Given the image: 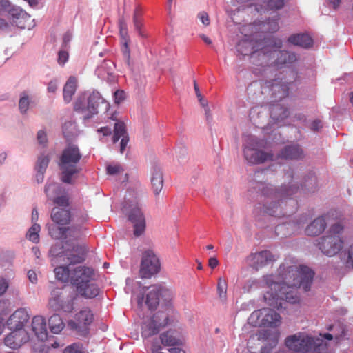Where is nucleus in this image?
Wrapping results in <instances>:
<instances>
[{
    "label": "nucleus",
    "mask_w": 353,
    "mask_h": 353,
    "mask_svg": "<svg viewBox=\"0 0 353 353\" xmlns=\"http://www.w3.org/2000/svg\"><path fill=\"white\" fill-rule=\"evenodd\" d=\"M119 32L121 40H123L125 46L124 53L129 56V50L128 49V43L130 41V37L128 34L127 25L123 19H119Z\"/></svg>",
    "instance_id": "obj_38"
},
{
    "label": "nucleus",
    "mask_w": 353,
    "mask_h": 353,
    "mask_svg": "<svg viewBox=\"0 0 353 353\" xmlns=\"http://www.w3.org/2000/svg\"><path fill=\"white\" fill-rule=\"evenodd\" d=\"M125 136H128L125 125L124 123L118 121L114 124L113 142L115 143L120 138H123Z\"/></svg>",
    "instance_id": "obj_40"
},
{
    "label": "nucleus",
    "mask_w": 353,
    "mask_h": 353,
    "mask_svg": "<svg viewBox=\"0 0 353 353\" xmlns=\"http://www.w3.org/2000/svg\"><path fill=\"white\" fill-rule=\"evenodd\" d=\"M61 186L57 183H50L45 187V192L50 200H52L57 205V208L68 209V199L65 194L55 196L61 192Z\"/></svg>",
    "instance_id": "obj_20"
},
{
    "label": "nucleus",
    "mask_w": 353,
    "mask_h": 353,
    "mask_svg": "<svg viewBox=\"0 0 353 353\" xmlns=\"http://www.w3.org/2000/svg\"><path fill=\"white\" fill-rule=\"evenodd\" d=\"M288 42L303 48H309L312 46L313 40L307 34H292L288 37Z\"/></svg>",
    "instance_id": "obj_34"
},
{
    "label": "nucleus",
    "mask_w": 353,
    "mask_h": 353,
    "mask_svg": "<svg viewBox=\"0 0 353 353\" xmlns=\"http://www.w3.org/2000/svg\"><path fill=\"white\" fill-rule=\"evenodd\" d=\"M314 272L307 266H299L292 259H285L279 265L278 276H264L259 280V285L267 287L264 301L270 307L277 310L283 308V302L296 303L299 301L297 288L305 292L311 288Z\"/></svg>",
    "instance_id": "obj_1"
},
{
    "label": "nucleus",
    "mask_w": 353,
    "mask_h": 353,
    "mask_svg": "<svg viewBox=\"0 0 353 353\" xmlns=\"http://www.w3.org/2000/svg\"><path fill=\"white\" fill-rule=\"evenodd\" d=\"M77 87V80L75 77L70 76L66 81L63 88V99L68 103H70Z\"/></svg>",
    "instance_id": "obj_33"
},
{
    "label": "nucleus",
    "mask_w": 353,
    "mask_h": 353,
    "mask_svg": "<svg viewBox=\"0 0 353 353\" xmlns=\"http://www.w3.org/2000/svg\"><path fill=\"white\" fill-rule=\"evenodd\" d=\"M37 139L39 144H46L47 138L45 131L40 130L37 132Z\"/></svg>",
    "instance_id": "obj_57"
},
{
    "label": "nucleus",
    "mask_w": 353,
    "mask_h": 353,
    "mask_svg": "<svg viewBox=\"0 0 353 353\" xmlns=\"http://www.w3.org/2000/svg\"><path fill=\"white\" fill-rule=\"evenodd\" d=\"M98 132L102 133L103 136H110L112 132L110 127H101L98 130Z\"/></svg>",
    "instance_id": "obj_62"
},
{
    "label": "nucleus",
    "mask_w": 353,
    "mask_h": 353,
    "mask_svg": "<svg viewBox=\"0 0 353 353\" xmlns=\"http://www.w3.org/2000/svg\"><path fill=\"white\" fill-rule=\"evenodd\" d=\"M83 236V228L79 225L65 228L64 238L66 246L72 247L74 245H79L75 241Z\"/></svg>",
    "instance_id": "obj_25"
},
{
    "label": "nucleus",
    "mask_w": 353,
    "mask_h": 353,
    "mask_svg": "<svg viewBox=\"0 0 353 353\" xmlns=\"http://www.w3.org/2000/svg\"><path fill=\"white\" fill-rule=\"evenodd\" d=\"M302 190L306 192H314L317 189L316 177L312 173H309L303 178L301 183Z\"/></svg>",
    "instance_id": "obj_36"
},
{
    "label": "nucleus",
    "mask_w": 353,
    "mask_h": 353,
    "mask_svg": "<svg viewBox=\"0 0 353 353\" xmlns=\"http://www.w3.org/2000/svg\"><path fill=\"white\" fill-rule=\"evenodd\" d=\"M227 281L219 279L218 281L217 290L219 293V296L222 300H224L225 299V296L227 295Z\"/></svg>",
    "instance_id": "obj_48"
},
{
    "label": "nucleus",
    "mask_w": 353,
    "mask_h": 353,
    "mask_svg": "<svg viewBox=\"0 0 353 353\" xmlns=\"http://www.w3.org/2000/svg\"><path fill=\"white\" fill-rule=\"evenodd\" d=\"M198 17H199L200 21H202V23H203L204 26H209L210 19H209L208 13L204 12H199Z\"/></svg>",
    "instance_id": "obj_58"
},
{
    "label": "nucleus",
    "mask_w": 353,
    "mask_h": 353,
    "mask_svg": "<svg viewBox=\"0 0 353 353\" xmlns=\"http://www.w3.org/2000/svg\"><path fill=\"white\" fill-rule=\"evenodd\" d=\"M289 114V110L286 107L279 104L270 107V115L274 121H279L286 119Z\"/></svg>",
    "instance_id": "obj_35"
},
{
    "label": "nucleus",
    "mask_w": 353,
    "mask_h": 353,
    "mask_svg": "<svg viewBox=\"0 0 353 353\" xmlns=\"http://www.w3.org/2000/svg\"><path fill=\"white\" fill-rule=\"evenodd\" d=\"M283 47V41L276 37H270L265 41L263 49L262 61L267 64L281 68L286 64H292L297 60L294 52L279 50Z\"/></svg>",
    "instance_id": "obj_3"
},
{
    "label": "nucleus",
    "mask_w": 353,
    "mask_h": 353,
    "mask_svg": "<svg viewBox=\"0 0 353 353\" xmlns=\"http://www.w3.org/2000/svg\"><path fill=\"white\" fill-rule=\"evenodd\" d=\"M285 177L290 180L288 183L283 184L279 189L263 182L252 183L251 189L261 194L263 197L262 200L263 213L274 217H281L292 213L281 207V205L283 203V200L296 194L299 190V186L297 178L295 177L292 170H288Z\"/></svg>",
    "instance_id": "obj_2"
},
{
    "label": "nucleus",
    "mask_w": 353,
    "mask_h": 353,
    "mask_svg": "<svg viewBox=\"0 0 353 353\" xmlns=\"http://www.w3.org/2000/svg\"><path fill=\"white\" fill-rule=\"evenodd\" d=\"M49 327L52 332L58 334L61 332L65 325L59 315L54 314L49 319Z\"/></svg>",
    "instance_id": "obj_37"
},
{
    "label": "nucleus",
    "mask_w": 353,
    "mask_h": 353,
    "mask_svg": "<svg viewBox=\"0 0 353 353\" xmlns=\"http://www.w3.org/2000/svg\"><path fill=\"white\" fill-rule=\"evenodd\" d=\"M32 330L41 341L46 340L47 329L46 319L41 316H36L32 319Z\"/></svg>",
    "instance_id": "obj_28"
},
{
    "label": "nucleus",
    "mask_w": 353,
    "mask_h": 353,
    "mask_svg": "<svg viewBox=\"0 0 353 353\" xmlns=\"http://www.w3.org/2000/svg\"><path fill=\"white\" fill-rule=\"evenodd\" d=\"M163 173L159 165H154L151 170L150 184L154 194L157 196L163 187Z\"/></svg>",
    "instance_id": "obj_26"
},
{
    "label": "nucleus",
    "mask_w": 353,
    "mask_h": 353,
    "mask_svg": "<svg viewBox=\"0 0 353 353\" xmlns=\"http://www.w3.org/2000/svg\"><path fill=\"white\" fill-rule=\"evenodd\" d=\"M94 318L89 309H85L76 314L75 321H70L68 326L71 330L77 331L81 336H85L89 326Z\"/></svg>",
    "instance_id": "obj_16"
},
{
    "label": "nucleus",
    "mask_w": 353,
    "mask_h": 353,
    "mask_svg": "<svg viewBox=\"0 0 353 353\" xmlns=\"http://www.w3.org/2000/svg\"><path fill=\"white\" fill-rule=\"evenodd\" d=\"M161 344L164 346H176L180 344L179 339H177L170 332H164L160 335Z\"/></svg>",
    "instance_id": "obj_39"
},
{
    "label": "nucleus",
    "mask_w": 353,
    "mask_h": 353,
    "mask_svg": "<svg viewBox=\"0 0 353 353\" xmlns=\"http://www.w3.org/2000/svg\"><path fill=\"white\" fill-rule=\"evenodd\" d=\"M267 9L277 10L283 8L284 0H265Z\"/></svg>",
    "instance_id": "obj_47"
},
{
    "label": "nucleus",
    "mask_w": 353,
    "mask_h": 353,
    "mask_svg": "<svg viewBox=\"0 0 353 353\" xmlns=\"http://www.w3.org/2000/svg\"><path fill=\"white\" fill-rule=\"evenodd\" d=\"M77 293L71 288L52 290L49 299V307L52 311L71 312L74 310V301Z\"/></svg>",
    "instance_id": "obj_11"
},
{
    "label": "nucleus",
    "mask_w": 353,
    "mask_h": 353,
    "mask_svg": "<svg viewBox=\"0 0 353 353\" xmlns=\"http://www.w3.org/2000/svg\"><path fill=\"white\" fill-rule=\"evenodd\" d=\"M8 13H10V15L12 18L16 19L17 20L26 17V12L19 8H12L8 10Z\"/></svg>",
    "instance_id": "obj_50"
},
{
    "label": "nucleus",
    "mask_w": 353,
    "mask_h": 353,
    "mask_svg": "<svg viewBox=\"0 0 353 353\" xmlns=\"http://www.w3.org/2000/svg\"><path fill=\"white\" fill-rule=\"evenodd\" d=\"M50 159L45 154H41L37 159L36 164V170L39 172H46L47 166L49 165Z\"/></svg>",
    "instance_id": "obj_44"
},
{
    "label": "nucleus",
    "mask_w": 353,
    "mask_h": 353,
    "mask_svg": "<svg viewBox=\"0 0 353 353\" xmlns=\"http://www.w3.org/2000/svg\"><path fill=\"white\" fill-rule=\"evenodd\" d=\"M49 234L51 237L56 239H63L65 228L57 227L55 225H52L49 227Z\"/></svg>",
    "instance_id": "obj_43"
},
{
    "label": "nucleus",
    "mask_w": 353,
    "mask_h": 353,
    "mask_svg": "<svg viewBox=\"0 0 353 353\" xmlns=\"http://www.w3.org/2000/svg\"><path fill=\"white\" fill-rule=\"evenodd\" d=\"M75 263H63V262L55 264L57 265L54 268L55 276L57 280L62 282L71 281L72 272L74 269L72 266Z\"/></svg>",
    "instance_id": "obj_27"
},
{
    "label": "nucleus",
    "mask_w": 353,
    "mask_h": 353,
    "mask_svg": "<svg viewBox=\"0 0 353 353\" xmlns=\"http://www.w3.org/2000/svg\"><path fill=\"white\" fill-rule=\"evenodd\" d=\"M160 261L154 250L148 249L141 254L139 274L141 278L148 279L159 272Z\"/></svg>",
    "instance_id": "obj_14"
},
{
    "label": "nucleus",
    "mask_w": 353,
    "mask_h": 353,
    "mask_svg": "<svg viewBox=\"0 0 353 353\" xmlns=\"http://www.w3.org/2000/svg\"><path fill=\"white\" fill-rule=\"evenodd\" d=\"M133 21H134V26L135 28V30L139 32L140 34L141 33V28L142 26V19L141 18H137V17H133Z\"/></svg>",
    "instance_id": "obj_60"
},
{
    "label": "nucleus",
    "mask_w": 353,
    "mask_h": 353,
    "mask_svg": "<svg viewBox=\"0 0 353 353\" xmlns=\"http://www.w3.org/2000/svg\"><path fill=\"white\" fill-rule=\"evenodd\" d=\"M157 353H164V352H157ZM168 353H185L183 350L180 347H170L168 349Z\"/></svg>",
    "instance_id": "obj_64"
},
{
    "label": "nucleus",
    "mask_w": 353,
    "mask_h": 353,
    "mask_svg": "<svg viewBox=\"0 0 353 353\" xmlns=\"http://www.w3.org/2000/svg\"><path fill=\"white\" fill-rule=\"evenodd\" d=\"M30 106V99L28 97V95L26 92L21 93L19 103H18V107H19V110L21 114H25Z\"/></svg>",
    "instance_id": "obj_46"
},
{
    "label": "nucleus",
    "mask_w": 353,
    "mask_h": 353,
    "mask_svg": "<svg viewBox=\"0 0 353 353\" xmlns=\"http://www.w3.org/2000/svg\"><path fill=\"white\" fill-rule=\"evenodd\" d=\"M101 105H104L105 110L109 107L108 103L103 99L99 92H93L88 97L84 94L77 97L74 109L83 114L84 119H90L99 113Z\"/></svg>",
    "instance_id": "obj_8"
},
{
    "label": "nucleus",
    "mask_w": 353,
    "mask_h": 353,
    "mask_svg": "<svg viewBox=\"0 0 353 353\" xmlns=\"http://www.w3.org/2000/svg\"><path fill=\"white\" fill-rule=\"evenodd\" d=\"M279 158H282L286 160H301L304 158V152L301 146L298 143H292L284 146L280 150Z\"/></svg>",
    "instance_id": "obj_23"
},
{
    "label": "nucleus",
    "mask_w": 353,
    "mask_h": 353,
    "mask_svg": "<svg viewBox=\"0 0 353 353\" xmlns=\"http://www.w3.org/2000/svg\"><path fill=\"white\" fill-rule=\"evenodd\" d=\"M323 128V122L321 120L316 119L312 121L311 123V130L313 132H319L320 129Z\"/></svg>",
    "instance_id": "obj_55"
},
{
    "label": "nucleus",
    "mask_w": 353,
    "mask_h": 353,
    "mask_svg": "<svg viewBox=\"0 0 353 353\" xmlns=\"http://www.w3.org/2000/svg\"><path fill=\"white\" fill-rule=\"evenodd\" d=\"M237 51L242 56H250L253 63H256V59L263 60V46L260 49H254V43L253 41L243 39L239 41L237 44Z\"/></svg>",
    "instance_id": "obj_17"
},
{
    "label": "nucleus",
    "mask_w": 353,
    "mask_h": 353,
    "mask_svg": "<svg viewBox=\"0 0 353 353\" xmlns=\"http://www.w3.org/2000/svg\"><path fill=\"white\" fill-rule=\"evenodd\" d=\"M285 344L291 350L301 353L312 351L319 353L320 347L323 346L322 339L314 338L304 333H298L288 336Z\"/></svg>",
    "instance_id": "obj_10"
},
{
    "label": "nucleus",
    "mask_w": 353,
    "mask_h": 353,
    "mask_svg": "<svg viewBox=\"0 0 353 353\" xmlns=\"http://www.w3.org/2000/svg\"><path fill=\"white\" fill-rule=\"evenodd\" d=\"M123 213L128 216L129 221L134 225V234L139 236L144 233L145 229V220L144 214L141 210V204L137 199H127L123 207Z\"/></svg>",
    "instance_id": "obj_12"
},
{
    "label": "nucleus",
    "mask_w": 353,
    "mask_h": 353,
    "mask_svg": "<svg viewBox=\"0 0 353 353\" xmlns=\"http://www.w3.org/2000/svg\"><path fill=\"white\" fill-rule=\"evenodd\" d=\"M123 171V170L119 164L110 165L106 167V172L110 175L118 174Z\"/></svg>",
    "instance_id": "obj_51"
},
{
    "label": "nucleus",
    "mask_w": 353,
    "mask_h": 353,
    "mask_svg": "<svg viewBox=\"0 0 353 353\" xmlns=\"http://www.w3.org/2000/svg\"><path fill=\"white\" fill-rule=\"evenodd\" d=\"M275 260L274 255L269 250H262L259 252L252 254L248 257V263L250 267L255 270H259L266 265L270 262Z\"/></svg>",
    "instance_id": "obj_19"
},
{
    "label": "nucleus",
    "mask_w": 353,
    "mask_h": 353,
    "mask_svg": "<svg viewBox=\"0 0 353 353\" xmlns=\"http://www.w3.org/2000/svg\"><path fill=\"white\" fill-rule=\"evenodd\" d=\"M28 277H29V280L32 283H35L37 281V274L35 272L30 270L28 272Z\"/></svg>",
    "instance_id": "obj_63"
},
{
    "label": "nucleus",
    "mask_w": 353,
    "mask_h": 353,
    "mask_svg": "<svg viewBox=\"0 0 353 353\" xmlns=\"http://www.w3.org/2000/svg\"><path fill=\"white\" fill-rule=\"evenodd\" d=\"M81 158L79 148L75 145H68L60 158L61 180L65 183H73L81 169L77 166Z\"/></svg>",
    "instance_id": "obj_4"
},
{
    "label": "nucleus",
    "mask_w": 353,
    "mask_h": 353,
    "mask_svg": "<svg viewBox=\"0 0 353 353\" xmlns=\"http://www.w3.org/2000/svg\"><path fill=\"white\" fill-rule=\"evenodd\" d=\"M343 231V226L339 223L334 224L330 228L326 235L319 237L317 240V246L323 254L327 256H334L341 252L343 241L340 235Z\"/></svg>",
    "instance_id": "obj_7"
},
{
    "label": "nucleus",
    "mask_w": 353,
    "mask_h": 353,
    "mask_svg": "<svg viewBox=\"0 0 353 353\" xmlns=\"http://www.w3.org/2000/svg\"><path fill=\"white\" fill-rule=\"evenodd\" d=\"M8 286V280L3 276H0V296L6 293Z\"/></svg>",
    "instance_id": "obj_52"
},
{
    "label": "nucleus",
    "mask_w": 353,
    "mask_h": 353,
    "mask_svg": "<svg viewBox=\"0 0 353 353\" xmlns=\"http://www.w3.org/2000/svg\"><path fill=\"white\" fill-rule=\"evenodd\" d=\"M70 212L68 208H54L51 212V219L59 225H65L70 221Z\"/></svg>",
    "instance_id": "obj_29"
},
{
    "label": "nucleus",
    "mask_w": 353,
    "mask_h": 353,
    "mask_svg": "<svg viewBox=\"0 0 353 353\" xmlns=\"http://www.w3.org/2000/svg\"><path fill=\"white\" fill-rule=\"evenodd\" d=\"M64 353H83L80 343H72L65 348Z\"/></svg>",
    "instance_id": "obj_49"
},
{
    "label": "nucleus",
    "mask_w": 353,
    "mask_h": 353,
    "mask_svg": "<svg viewBox=\"0 0 353 353\" xmlns=\"http://www.w3.org/2000/svg\"><path fill=\"white\" fill-rule=\"evenodd\" d=\"M326 221L323 216L316 218L310 225H307L305 232L308 236H314L320 234L326 228Z\"/></svg>",
    "instance_id": "obj_31"
},
{
    "label": "nucleus",
    "mask_w": 353,
    "mask_h": 353,
    "mask_svg": "<svg viewBox=\"0 0 353 353\" xmlns=\"http://www.w3.org/2000/svg\"><path fill=\"white\" fill-rule=\"evenodd\" d=\"M341 256L347 268H353V245L349 246L347 251L341 254Z\"/></svg>",
    "instance_id": "obj_42"
},
{
    "label": "nucleus",
    "mask_w": 353,
    "mask_h": 353,
    "mask_svg": "<svg viewBox=\"0 0 353 353\" xmlns=\"http://www.w3.org/2000/svg\"><path fill=\"white\" fill-rule=\"evenodd\" d=\"M57 89V84L55 80H52L50 81L48 84V87H47V90H48L50 93H55Z\"/></svg>",
    "instance_id": "obj_61"
},
{
    "label": "nucleus",
    "mask_w": 353,
    "mask_h": 353,
    "mask_svg": "<svg viewBox=\"0 0 353 353\" xmlns=\"http://www.w3.org/2000/svg\"><path fill=\"white\" fill-rule=\"evenodd\" d=\"M115 64L110 59H105L101 65L97 68L96 74L102 79L110 80L114 74Z\"/></svg>",
    "instance_id": "obj_30"
},
{
    "label": "nucleus",
    "mask_w": 353,
    "mask_h": 353,
    "mask_svg": "<svg viewBox=\"0 0 353 353\" xmlns=\"http://www.w3.org/2000/svg\"><path fill=\"white\" fill-rule=\"evenodd\" d=\"M68 58V52L65 50H60L59 52V57H57V62L60 65H64Z\"/></svg>",
    "instance_id": "obj_54"
},
{
    "label": "nucleus",
    "mask_w": 353,
    "mask_h": 353,
    "mask_svg": "<svg viewBox=\"0 0 353 353\" xmlns=\"http://www.w3.org/2000/svg\"><path fill=\"white\" fill-rule=\"evenodd\" d=\"M169 323V312L158 311L152 317L146 319L141 325V336L149 338L158 334Z\"/></svg>",
    "instance_id": "obj_13"
},
{
    "label": "nucleus",
    "mask_w": 353,
    "mask_h": 353,
    "mask_svg": "<svg viewBox=\"0 0 353 353\" xmlns=\"http://www.w3.org/2000/svg\"><path fill=\"white\" fill-rule=\"evenodd\" d=\"M263 85L264 87L270 88L272 96L276 100L286 98L288 95V85L285 83H282L281 80L277 79L265 80Z\"/></svg>",
    "instance_id": "obj_22"
},
{
    "label": "nucleus",
    "mask_w": 353,
    "mask_h": 353,
    "mask_svg": "<svg viewBox=\"0 0 353 353\" xmlns=\"http://www.w3.org/2000/svg\"><path fill=\"white\" fill-rule=\"evenodd\" d=\"M145 294V303L150 310H154L159 305L160 299L164 301L167 312L171 310V301L174 298V292L165 284H154L144 288Z\"/></svg>",
    "instance_id": "obj_9"
},
{
    "label": "nucleus",
    "mask_w": 353,
    "mask_h": 353,
    "mask_svg": "<svg viewBox=\"0 0 353 353\" xmlns=\"http://www.w3.org/2000/svg\"><path fill=\"white\" fill-rule=\"evenodd\" d=\"M263 316L259 321L260 315L263 314L261 310L254 311L249 318L250 323L254 326L263 325L270 327H277L281 323L280 315L272 310H263Z\"/></svg>",
    "instance_id": "obj_15"
},
{
    "label": "nucleus",
    "mask_w": 353,
    "mask_h": 353,
    "mask_svg": "<svg viewBox=\"0 0 353 353\" xmlns=\"http://www.w3.org/2000/svg\"><path fill=\"white\" fill-rule=\"evenodd\" d=\"M77 293L85 298H94L99 294V288L96 284L88 283L76 286Z\"/></svg>",
    "instance_id": "obj_32"
},
{
    "label": "nucleus",
    "mask_w": 353,
    "mask_h": 353,
    "mask_svg": "<svg viewBox=\"0 0 353 353\" xmlns=\"http://www.w3.org/2000/svg\"><path fill=\"white\" fill-rule=\"evenodd\" d=\"M85 247L81 245H74L73 247L64 245L61 242L56 243L52 245L50 254L52 265L63 262L64 264H79L84 261Z\"/></svg>",
    "instance_id": "obj_5"
},
{
    "label": "nucleus",
    "mask_w": 353,
    "mask_h": 353,
    "mask_svg": "<svg viewBox=\"0 0 353 353\" xmlns=\"http://www.w3.org/2000/svg\"><path fill=\"white\" fill-rule=\"evenodd\" d=\"M114 101L116 103H119L125 99V92L122 90H118L114 94Z\"/></svg>",
    "instance_id": "obj_56"
},
{
    "label": "nucleus",
    "mask_w": 353,
    "mask_h": 353,
    "mask_svg": "<svg viewBox=\"0 0 353 353\" xmlns=\"http://www.w3.org/2000/svg\"><path fill=\"white\" fill-rule=\"evenodd\" d=\"M198 99L201 105H202V107L204 108L205 114V117H207V119L209 120V119L210 118V109L209 107L208 106V101L205 99H204L202 96L198 97Z\"/></svg>",
    "instance_id": "obj_53"
},
{
    "label": "nucleus",
    "mask_w": 353,
    "mask_h": 353,
    "mask_svg": "<svg viewBox=\"0 0 353 353\" xmlns=\"http://www.w3.org/2000/svg\"><path fill=\"white\" fill-rule=\"evenodd\" d=\"M243 146L244 158L250 164L259 165L273 161L274 159L273 153L264 152L261 149L264 147V143L254 136H248Z\"/></svg>",
    "instance_id": "obj_6"
},
{
    "label": "nucleus",
    "mask_w": 353,
    "mask_h": 353,
    "mask_svg": "<svg viewBox=\"0 0 353 353\" xmlns=\"http://www.w3.org/2000/svg\"><path fill=\"white\" fill-rule=\"evenodd\" d=\"M30 319V315L24 308H20L11 314L7 320V325L10 329H23Z\"/></svg>",
    "instance_id": "obj_24"
},
{
    "label": "nucleus",
    "mask_w": 353,
    "mask_h": 353,
    "mask_svg": "<svg viewBox=\"0 0 353 353\" xmlns=\"http://www.w3.org/2000/svg\"><path fill=\"white\" fill-rule=\"evenodd\" d=\"M10 334L5 338V344L12 349L19 348L28 340V336L24 329H10Z\"/></svg>",
    "instance_id": "obj_21"
},
{
    "label": "nucleus",
    "mask_w": 353,
    "mask_h": 353,
    "mask_svg": "<svg viewBox=\"0 0 353 353\" xmlns=\"http://www.w3.org/2000/svg\"><path fill=\"white\" fill-rule=\"evenodd\" d=\"M41 227L40 225L34 223L32 225L31 228L28 230L26 233V238L29 239L30 241L34 243L39 242V235L38 234L40 232Z\"/></svg>",
    "instance_id": "obj_41"
},
{
    "label": "nucleus",
    "mask_w": 353,
    "mask_h": 353,
    "mask_svg": "<svg viewBox=\"0 0 353 353\" xmlns=\"http://www.w3.org/2000/svg\"><path fill=\"white\" fill-rule=\"evenodd\" d=\"M71 283L76 285H85L90 283L94 279V270L90 268H86L85 266H77L74 268L73 272H72Z\"/></svg>",
    "instance_id": "obj_18"
},
{
    "label": "nucleus",
    "mask_w": 353,
    "mask_h": 353,
    "mask_svg": "<svg viewBox=\"0 0 353 353\" xmlns=\"http://www.w3.org/2000/svg\"><path fill=\"white\" fill-rule=\"evenodd\" d=\"M75 125L72 122H66L62 127V132L67 139H71L75 134Z\"/></svg>",
    "instance_id": "obj_45"
},
{
    "label": "nucleus",
    "mask_w": 353,
    "mask_h": 353,
    "mask_svg": "<svg viewBox=\"0 0 353 353\" xmlns=\"http://www.w3.org/2000/svg\"><path fill=\"white\" fill-rule=\"evenodd\" d=\"M129 143V137L125 136L123 138H121L120 142V153H124L127 144Z\"/></svg>",
    "instance_id": "obj_59"
}]
</instances>
